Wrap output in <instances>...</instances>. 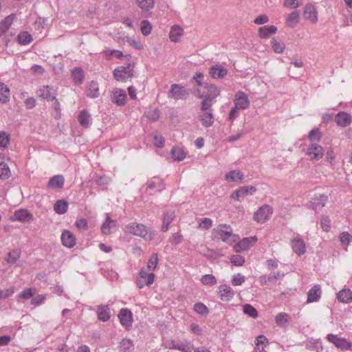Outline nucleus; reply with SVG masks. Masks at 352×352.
<instances>
[{"instance_id": "nucleus-4", "label": "nucleus", "mask_w": 352, "mask_h": 352, "mask_svg": "<svg viewBox=\"0 0 352 352\" xmlns=\"http://www.w3.org/2000/svg\"><path fill=\"white\" fill-rule=\"evenodd\" d=\"M133 65L128 63L126 66H121L114 69L113 74L114 78L122 82H125L133 76Z\"/></svg>"}, {"instance_id": "nucleus-18", "label": "nucleus", "mask_w": 352, "mask_h": 352, "mask_svg": "<svg viewBox=\"0 0 352 352\" xmlns=\"http://www.w3.org/2000/svg\"><path fill=\"white\" fill-rule=\"evenodd\" d=\"M165 188L163 180L159 177H152L148 182L146 190H155L161 192Z\"/></svg>"}, {"instance_id": "nucleus-41", "label": "nucleus", "mask_w": 352, "mask_h": 352, "mask_svg": "<svg viewBox=\"0 0 352 352\" xmlns=\"http://www.w3.org/2000/svg\"><path fill=\"white\" fill-rule=\"evenodd\" d=\"M67 209L68 204L66 201L63 199L58 200L54 205V211L59 214H65L67 211Z\"/></svg>"}, {"instance_id": "nucleus-40", "label": "nucleus", "mask_w": 352, "mask_h": 352, "mask_svg": "<svg viewBox=\"0 0 352 352\" xmlns=\"http://www.w3.org/2000/svg\"><path fill=\"white\" fill-rule=\"evenodd\" d=\"M87 95L91 98H95L99 96V86L97 82L91 81L89 83Z\"/></svg>"}, {"instance_id": "nucleus-57", "label": "nucleus", "mask_w": 352, "mask_h": 352, "mask_svg": "<svg viewBox=\"0 0 352 352\" xmlns=\"http://www.w3.org/2000/svg\"><path fill=\"white\" fill-rule=\"evenodd\" d=\"M142 33L144 35H148L152 30V25L147 20H143L140 24Z\"/></svg>"}, {"instance_id": "nucleus-46", "label": "nucleus", "mask_w": 352, "mask_h": 352, "mask_svg": "<svg viewBox=\"0 0 352 352\" xmlns=\"http://www.w3.org/2000/svg\"><path fill=\"white\" fill-rule=\"evenodd\" d=\"M138 6L143 11H149L154 7V0H136Z\"/></svg>"}, {"instance_id": "nucleus-32", "label": "nucleus", "mask_w": 352, "mask_h": 352, "mask_svg": "<svg viewBox=\"0 0 352 352\" xmlns=\"http://www.w3.org/2000/svg\"><path fill=\"white\" fill-rule=\"evenodd\" d=\"M64 183V177L61 175H57L50 179L47 187L50 188H63Z\"/></svg>"}, {"instance_id": "nucleus-35", "label": "nucleus", "mask_w": 352, "mask_h": 352, "mask_svg": "<svg viewBox=\"0 0 352 352\" xmlns=\"http://www.w3.org/2000/svg\"><path fill=\"white\" fill-rule=\"evenodd\" d=\"M290 319L291 318L289 315L285 312L278 313L275 316L276 324L280 327H287L290 321Z\"/></svg>"}, {"instance_id": "nucleus-19", "label": "nucleus", "mask_w": 352, "mask_h": 352, "mask_svg": "<svg viewBox=\"0 0 352 352\" xmlns=\"http://www.w3.org/2000/svg\"><path fill=\"white\" fill-rule=\"evenodd\" d=\"M33 219L32 214L25 209L17 210L14 212L12 220L21 222H28Z\"/></svg>"}, {"instance_id": "nucleus-58", "label": "nucleus", "mask_w": 352, "mask_h": 352, "mask_svg": "<svg viewBox=\"0 0 352 352\" xmlns=\"http://www.w3.org/2000/svg\"><path fill=\"white\" fill-rule=\"evenodd\" d=\"M267 342V339L264 336H259L256 338V350L258 352H262L264 350V344Z\"/></svg>"}, {"instance_id": "nucleus-50", "label": "nucleus", "mask_w": 352, "mask_h": 352, "mask_svg": "<svg viewBox=\"0 0 352 352\" xmlns=\"http://www.w3.org/2000/svg\"><path fill=\"white\" fill-rule=\"evenodd\" d=\"M10 170L5 162H0V179H6L10 176Z\"/></svg>"}, {"instance_id": "nucleus-43", "label": "nucleus", "mask_w": 352, "mask_h": 352, "mask_svg": "<svg viewBox=\"0 0 352 352\" xmlns=\"http://www.w3.org/2000/svg\"><path fill=\"white\" fill-rule=\"evenodd\" d=\"M299 22V13L294 11L286 19V25L290 28H294Z\"/></svg>"}, {"instance_id": "nucleus-56", "label": "nucleus", "mask_w": 352, "mask_h": 352, "mask_svg": "<svg viewBox=\"0 0 352 352\" xmlns=\"http://www.w3.org/2000/svg\"><path fill=\"white\" fill-rule=\"evenodd\" d=\"M201 280L206 285H214L217 283L216 278L212 274L203 276Z\"/></svg>"}, {"instance_id": "nucleus-44", "label": "nucleus", "mask_w": 352, "mask_h": 352, "mask_svg": "<svg viewBox=\"0 0 352 352\" xmlns=\"http://www.w3.org/2000/svg\"><path fill=\"white\" fill-rule=\"evenodd\" d=\"M171 154L173 157L178 162L184 160L186 155L184 149L179 146L173 147L171 150Z\"/></svg>"}, {"instance_id": "nucleus-6", "label": "nucleus", "mask_w": 352, "mask_h": 352, "mask_svg": "<svg viewBox=\"0 0 352 352\" xmlns=\"http://www.w3.org/2000/svg\"><path fill=\"white\" fill-rule=\"evenodd\" d=\"M273 213V208L267 204L260 207L254 214V219L259 223H263L270 219Z\"/></svg>"}, {"instance_id": "nucleus-7", "label": "nucleus", "mask_w": 352, "mask_h": 352, "mask_svg": "<svg viewBox=\"0 0 352 352\" xmlns=\"http://www.w3.org/2000/svg\"><path fill=\"white\" fill-rule=\"evenodd\" d=\"M189 94V90L179 84H173L168 91V97L175 100L186 99Z\"/></svg>"}, {"instance_id": "nucleus-3", "label": "nucleus", "mask_w": 352, "mask_h": 352, "mask_svg": "<svg viewBox=\"0 0 352 352\" xmlns=\"http://www.w3.org/2000/svg\"><path fill=\"white\" fill-rule=\"evenodd\" d=\"M195 93L199 98H206L213 101L220 94V90L214 85L205 83L202 89H197Z\"/></svg>"}, {"instance_id": "nucleus-26", "label": "nucleus", "mask_w": 352, "mask_h": 352, "mask_svg": "<svg viewBox=\"0 0 352 352\" xmlns=\"http://www.w3.org/2000/svg\"><path fill=\"white\" fill-rule=\"evenodd\" d=\"M78 122L83 127L88 128L92 123L91 114L85 109L80 111L78 115Z\"/></svg>"}, {"instance_id": "nucleus-5", "label": "nucleus", "mask_w": 352, "mask_h": 352, "mask_svg": "<svg viewBox=\"0 0 352 352\" xmlns=\"http://www.w3.org/2000/svg\"><path fill=\"white\" fill-rule=\"evenodd\" d=\"M327 340L333 344L338 349L341 350H351L352 343L344 338L338 337L337 335L329 333L326 337Z\"/></svg>"}, {"instance_id": "nucleus-64", "label": "nucleus", "mask_w": 352, "mask_h": 352, "mask_svg": "<svg viewBox=\"0 0 352 352\" xmlns=\"http://www.w3.org/2000/svg\"><path fill=\"white\" fill-rule=\"evenodd\" d=\"M160 111L156 109H151L146 113V117L152 121L157 120L160 118Z\"/></svg>"}, {"instance_id": "nucleus-13", "label": "nucleus", "mask_w": 352, "mask_h": 352, "mask_svg": "<svg viewBox=\"0 0 352 352\" xmlns=\"http://www.w3.org/2000/svg\"><path fill=\"white\" fill-rule=\"evenodd\" d=\"M36 94L40 98L50 101L51 100H55L56 91L50 85H43L37 89Z\"/></svg>"}, {"instance_id": "nucleus-53", "label": "nucleus", "mask_w": 352, "mask_h": 352, "mask_svg": "<svg viewBox=\"0 0 352 352\" xmlns=\"http://www.w3.org/2000/svg\"><path fill=\"white\" fill-rule=\"evenodd\" d=\"M340 241L342 245H349L352 242V235L347 232H342L339 236Z\"/></svg>"}, {"instance_id": "nucleus-55", "label": "nucleus", "mask_w": 352, "mask_h": 352, "mask_svg": "<svg viewBox=\"0 0 352 352\" xmlns=\"http://www.w3.org/2000/svg\"><path fill=\"white\" fill-rule=\"evenodd\" d=\"M322 138V134L318 129H312L309 133L308 138L311 142H318Z\"/></svg>"}, {"instance_id": "nucleus-16", "label": "nucleus", "mask_w": 352, "mask_h": 352, "mask_svg": "<svg viewBox=\"0 0 352 352\" xmlns=\"http://www.w3.org/2000/svg\"><path fill=\"white\" fill-rule=\"evenodd\" d=\"M256 241V236L244 238L234 246V250L236 252L248 250Z\"/></svg>"}, {"instance_id": "nucleus-63", "label": "nucleus", "mask_w": 352, "mask_h": 352, "mask_svg": "<svg viewBox=\"0 0 352 352\" xmlns=\"http://www.w3.org/2000/svg\"><path fill=\"white\" fill-rule=\"evenodd\" d=\"M212 226V221L210 218H203L200 220L199 223V228H204L206 230L209 229Z\"/></svg>"}, {"instance_id": "nucleus-17", "label": "nucleus", "mask_w": 352, "mask_h": 352, "mask_svg": "<svg viewBox=\"0 0 352 352\" xmlns=\"http://www.w3.org/2000/svg\"><path fill=\"white\" fill-rule=\"evenodd\" d=\"M126 99V91L122 89L116 88L111 95V101L119 106L125 104Z\"/></svg>"}, {"instance_id": "nucleus-21", "label": "nucleus", "mask_w": 352, "mask_h": 352, "mask_svg": "<svg viewBox=\"0 0 352 352\" xmlns=\"http://www.w3.org/2000/svg\"><path fill=\"white\" fill-rule=\"evenodd\" d=\"M219 296L222 300L228 301L234 296V291L227 285H221L219 287Z\"/></svg>"}, {"instance_id": "nucleus-27", "label": "nucleus", "mask_w": 352, "mask_h": 352, "mask_svg": "<svg viewBox=\"0 0 352 352\" xmlns=\"http://www.w3.org/2000/svg\"><path fill=\"white\" fill-rule=\"evenodd\" d=\"M15 19L14 14L6 16L0 22V36L4 34L10 28Z\"/></svg>"}, {"instance_id": "nucleus-51", "label": "nucleus", "mask_w": 352, "mask_h": 352, "mask_svg": "<svg viewBox=\"0 0 352 352\" xmlns=\"http://www.w3.org/2000/svg\"><path fill=\"white\" fill-rule=\"evenodd\" d=\"M194 310L195 312L202 316H206L209 312L208 307L202 302L195 303Z\"/></svg>"}, {"instance_id": "nucleus-42", "label": "nucleus", "mask_w": 352, "mask_h": 352, "mask_svg": "<svg viewBox=\"0 0 352 352\" xmlns=\"http://www.w3.org/2000/svg\"><path fill=\"white\" fill-rule=\"evenodd\" d=\"M10 98V89L8 86L3 83L0 82V102L1 103H6Z\"/></svg>"}, {"instance_id": "nucleus-15", "label": "nucleus", "mask_w": 352, "mask_h": 352, "mask_svg": "<svg viewBox=\"0 0 352 352\" xmlns=\"http://www.w3.org/2000/svg\"><path fill=\"white\" fill-rule=\"evenodd\" d=\"M131 311L128 309H122L119 314L118 318L121 324L126 329H129L133 323V317Z\"/></svg>"}, {"instance_id": "nucleus-30", "label": "nucleus", "mask_w": 352, "mask_h": 352, "mask_svg": "<svg viewBox=\"0 0 352 352\" xmlns=\"http://www.w3.org/2000/svg\"><path fill=\"white\" fill-rule=\"evenodd\" d=\"M338 301L343 303H350L352 302V291L349 289H344L337 294Z\"/></svg>"}, {"instance_id": "nucleus-54", "label": "nucleus", "mask_w": 352, "mask_h": 352, "mask_svg": "<svg viewBox=\"0 0 352 352\" xmlns=\"http://www.w3.org/2000/svg\"><path fill=\"white\" fill-rule=\"evenodd\" d=\"M19 257L20 252L16 250H13L8 253L6 261L8 263H14L19 258Z\"/></svg>"}, {"instance_id": "nucleus-24", "label": "nucleus", "mask_w": 352, "mask_h": 352, "mask_svg": "<svg viewBox=\"0 0 352 352\" xmlns=\"http://www.w3.org/2000/svg\"><path fill=\"white\" fill-rule=\"evenodd\" d=\"M336 124L342 127L349 125L351 122V116L346 112L342 111L338 113L335 118Z\"/></svg>"}, {"instance_id": "nucleus-62", "label": "nucleus", "mask_w": 352, "mask_h": 352, "mask_svg": "<svg viewBox=\"0 0 352 352\" xmlns=\"http://www.w3.org/2000/svg\"><path fill=\"white\" fill-rule=\"evenodd\" d=\"M322 229L325 232H329L331 229V221L328 217H322L320 221Z\"/></svg>"}, {"instance_id": "nucleus-10", "label": "nucleus", "mask_w": 352, "mask_h": 352, "mask_svg": "<svg viewBox=\"0 0 352 352\" xmlns=\"http://www.w3.org/2000/svg\"><path fill=\"white\" fill-rule=\"evenodd\" d=\"M155 275L153 272L148 273L146 269H142L139 273V278L137 280L138 288H142L145 285H150L154 281Z\"/></svg>"}, {"instance_id": "nucleus-60", "label": "nucleus", "mask_w": 352, "mask_h": 352, "mask_svg": "<svg viewBox=\"0 0 352 352\" xmlns=\"http://www.w3.org/2000/svg\"><path fill=\"white\" fill-rule=\"evenodd\" d=\"M230 262L236 266H242L245 263V258L241 255H232Z\"/></svg>"}, {"instance_id": "nucleus-2", "label": "nucleus", "mask_w": 352, "mask_h": 352, "mask_svg": "<svg viewBox=\"0 0 352 352\" xmlns=\"http://www.w3.org/2000/svg\"><path fill=\"white\" fill-rule=\"evenodd\" d=\"M213 237L218 240L231 245L237 240V237L232 232L231 227L226 224H220L214 228L212 233Z\"/></svg>"}, {"instance_id": "nucleus-29", "label": "nucleus", "mask_w": 352, "mask_h": 352, "mask_svg": "<svg viewBox=\"0 0 352 352\" xmlns=\"http://www.w3.org/2000/svg\"><path fill=\"white\" fill-rule=\"evenodd\" d=\"M210 75L214 78H221L226 76L228 74V71L223 66L216 65L210 68Z\"/></svg>"}, {"instance_id": "nucleus-11", "label": "nucleus", "mask_w": 352, "mask_h": 352, "mask_svg": "<svg viewBox=\"0 0 352 352\" xmlns=\"http://www.w3.org/2000/svg\"><path fill=\"white\" fill-rule=\"evenodd\" d=\"M234 104L239 109H246L250 106V100L248 95L243 91H237L235 94Z\"/></svg>"}, {"instance_id": "nucleus-52", "label": "nucleus", "mask_w": 352, "mask_h": 352, "mask_svg": "<svg viewBox=\"0 0 352 352\" xmlns=\"http://www.w3.org/2000/svg\"><path fill=\"white\" fill-rule=\"evenodd\" d=\"M47 27V19L46 18L38 17L34 23V29L41 31Z\"/></svg>"}, {"instance_id": "nucleus-14", "label": "nucleus", "mask_w": 352, "mask_h": 352, "mask_svg": "<svg viewBox=\"0 0 352 352\" xmlns=\"http://www.w3.org/2000/svg\"><path fill=\"white\" fill-rule=\"evenodd\" d=\"M307 155L311 160H319L324 156V149L318 144L311 143L307 148Z\"/></svg>"}, {"instance_id": "nucleus-20", "label": "nucleus", "mask_w": 352, "mask_h": 352, "mask_svg": "<svg viewBox=\"0 0 352 352\" xmlns=\"http://www.w3.org/2000/svg\"><path fill=\"white\" fill-rule=\"evenodd\" d=\"M61 241L64 246L72 248L76 245L74 235L68 230H65L61 234Z\"/></svg>"}, {"instance_id": "nucleus-34", "label": "nucleus", "mask_w": 352, "mask_h": 352, "mask_svg": "<svg viewBox=\"0 0 352 352\" xmlns=\"http://www.w3.org/2000/svg\"><path fill=\"white\" fill-rule=\"evenodd\" d=\"M98 319L107 322L110 319L111 313L108 305H100L97 310Z\"/></svg>"}, {"instance_id": "nucleus-25", "label": "nucleus", "mask_w": 352, "mask_h": 352, "mask_svg": "<svg viewBox=\"0 0 352 352\" xmlns=\"http://www.w3.org/2000/svg\"><path fill=\"white\" fill-rule=\"evenodd\" d=\"M199 119L202 125L205 127H210L214 123L213 113L211 111L200 112Z\"/></svg>"}, {"instance_id": "nucleus-22", "label": "nucleus", "mask_w": 352, "mask_h": 352, "mask_svg": "<svg viewBox=\"0 0 352 352\" xmlns=\"http://www.w3.org/2000/svg\"><path fill=\"white\" fill-rule=\"evenodd\" d=\"M184 34L183 28L179 25H174L171 27L169 37L172 42H179L181 36Z\"/></svg>"}, {"instance_id": "nucleus-45", "label": "nucleus", "mask_w": 352, "mask_h": 352, "mask_svg": "<svg viewBox=\"0 0 352 352\" xmlns=\"http://www.w3.org/2000/svg\"><path fill=\"white\" fill-rule=\"evenodd\" d=\"M134 346L132 341L129 339H123L120 344V350L121 352H132Z\"/></svg>"}, {"instance_id": "nucleus-47", "label": "nucleus", "mask_w": 352, "mask_h": 352, "mask_svg": "<svg viewBox=\"0 0 352 352\" xmlns=\"http://www.w3.org/2000/svg\"><path fill=\"white\" fill-rule=\"evenodd\" d=\"M243 311L245 315L252 318H256L258 315L257 310L250 304H245L243 306Z\"/></svg>"}, {"instance_id": "nucleus-9", "label": "nucleus", "mask_w": 352, "mask_h": 352, "mask_svg": "<svg viewBox=\"0 0 352 352\" xmlns=\"http://www.w3.org/2000/svg\"><path fill=\"white\" fill-rule=\"evenodd\" d=\"M256 191V188L253 186H241L232 192L230 198L234 200L241 201L240 199L245 197L247 195H252Z\"/></svg>"}, {"instance_id": "nucleus-12", "label": "nucleus", "mask_w": 352, "mask_h": 352, "mask_svg": "<svg viewBox=\"0 0 352 352\" xmlns=\"http://www.w3.org/2000/svg\"><path fill=\"white\" fill-rule=\"evenodd\" d=\"M292 248L298 256L303 255L306 252V245L302 237L298 234L291 240Z\"/></svg>"}, {"instance_id": "nucleus-37", "label": "nucleus", "mask_w": 352, "mask_h": 352, "mask_svg": "<svg viewBox=\"0 0 352 352\" xmlns=\"http://www.w3.org/2000/svg\"><path fill=\"white\" fill-rule=\"evenodd\" d=\"M243 178V173L239 170H231L226 175V179L228 182H241Z\"/></svg>"}, {"instance_id": "nucleus-49", "label": "nucleus", "mask_w": 352, "mask_h": 352, "mask_svg": "<svg viewBox=\"0 0 352 352\" xmlns=\"http://www.w3.org/2000/svg\"><path fill=\"white\" fill-rule=\"evenodd\" d=\"M10 135L5 131H0V149L4 150L10 144Z\"/></svg>"}, {"instance_id": "nucleus-28", "label": "nucleus", "mask_w": 352, "mask_h": 352, "mask_svg": "<svg viewBox=\"0 0 352 352\" xmlns=\"http://www.w3.org/2000/svg\"><path fill=\"white\" fill-rule=\"evenodd\" d=\"M277 28L274 25H265L258 29V35L262 38H267L274 34Z\"/></svg>"}, {"instance_id": "nucleus-59", "label": "nucleus", "mask_w": 352, "mask_h": 352, "mask_svg": "<svg viewBox=\"0 0 352 352\" xmlns=\"http://www.w3.org/2000/svg\"><path fill=\"white\" fill-rule=\"evenodd\" d=\"M245 280V276L238 273L233 276L232 278V284L234 286L241 285Z\"/></svg>"}, {"instance_id": "nucleus-61", "label": "nucleus", "mask_w": 352, "mask_h": 352, "mask_svg": "<svg viewBox=\"0 0 352 352\" xmlns=\"http://www.w3.org/2000/svg\"><path fill=\"white\" fill-rule=\"evenodd\" d=\"M183 240V236L180 232L173 233L169 239V242L172 245H178Z\"/></svg>"}, {"instance_id": "nucleus-48", "label": "nucleus", "mask_w": 352, "mask_h": 352, "mask_svg": "<svg viewBox=\"0 0 352 352\" xmlns=\"http://www.w3.org/2000/svg\"><path fill=\"white\" fill-rule=\"evenodd\" d=\"M19 44H28L32 41V36L28 32H23L17 36Z\"/></svg>"}, {"instance_id": "nucleus-23", "label": "nucleus", "mask_w": 352, "mask_h": 352, "mask_svg": "<svg viewBox=\"0 0 352 352\" xmlns=\"http://www.w3.org/2000/svg\"><path fill=\"white\" fill-rule=\"evenodd\" d=\"M321 296V288L318 285L312 287L307 294V302H317Z\"/></svg>"}, {"instance_id": "nucleus-36", "label": "nucleus", "mask_w": 352, "mask_h": 352, "mask_svg": "<svg viewBox=\"0 0 352 352\" xmlns=\"http://www.w3.org/2000/svg\"><path fill=\"white\" fill-rule=\"evenodd\" d=\"M72 78L73 81L77 85H81L85 78L83 69L81 67H74L72 70Z\"/></svg>"}, {"instance_id": "nucleus-39", "label": "nucleus", "mask_w": 352, "mask_h": 352, "mask_svg": "<svg viewBox=\"0 0 352 352\" xmlns=\"http://www.w3.org/2000/svg\"><path fill=\"white\" fill-rule=\"evenodd\" d=\"M194 346L191 341L184 340L182 341L178 340V344L176 349L182 352H192L194 351Z\"/></svg>"}, {"instance_id": "nucleus-1", "label": "nucleus", "mask_w": 352, "mask_h": 352, "mask_svg": "<svg viewBox=\"0 0 352 352\" xmlns=\"http://www.w3.org/2000/svg\"><path fill=\"white\" fill-rule=\"evenodd\" d=\"M124 232L136 236L141 237L144 240H152L154 238V232L151 228H147L142 223H131L125 226Z\"/></svg>"}, {"instance_id": "nucleus-38", "label": "nucleus", "mask_w": 352, "mask_h": 352, "mask_svg": "<svg viewBox=\"0 0 352 352\" xmlns=\"http://www.w3.org/2000/svg\"><path fill=\"white\" fill-rule=\"evenodd\" d=\"M116 226V221L112 220L110 217L107 214L106 220L101 226V231L104 234H110L111 229Z\"/></svg>"}, {"instance_id": "nucleus-8", "label": "nucleus", "mask_w": 352, "mask_h": 352, "mask_svg": "<svg viewBox=\"0 0 352 352\" xmlns=\"http://www.w3.org/2000/svg\"><path fill=\"white\" fill-rule=\"evenodd\" d=\"M328 201V197L324 194L315 195L307 205V208L314 210H321Z\"/></svg>"}, {"instance_id": "nucleus-31", "label": "nucleus", "mask_w": 352, "mask_h": 352, "mask_svg": "<svg viewBox=\"0 0 352 352\" xmlns=\"http://www.w3.org/2000/svg\"><path fill=\"white\" fill-rule=\"evenodd\" d=\"M305 16L306 19L310 20L312 23H316L318 20L316 8L311 4H307L305 7Z\"/></svg>"}, {"instance_id": "nucleus-33", "label": "nucleus", "mask_w": 352, "mask_h": 352, "mask_svg": "<svg viewBox=\"0 0 352 352\" xmlns=\"http://www.w3.org/2000/svg\"><path fill=\"white\" fill-rule=\"evenodd\" d=\"M175 212L172 210H167L164 212L162 226V232H166L168 230L169 225L175 218Z\"/></svg>"}]
</instances>
